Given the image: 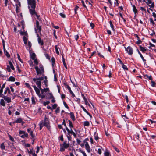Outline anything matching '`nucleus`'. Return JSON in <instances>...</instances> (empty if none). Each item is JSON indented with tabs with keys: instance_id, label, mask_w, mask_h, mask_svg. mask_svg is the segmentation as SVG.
Returning a JSON list of instances; mask_svg holds the SVG:
<instances>
[{
	"instance_id": "1",
	"label": "nucleus",
	"mask_w": 156,
	"mask_h": 156,
	"mask_svg": "<svg viewBox=\"0 0 156 156\" xmlns=\"http://www.w3.org/2000/svg\"><path fill=\"white\" fill-rule=\"evenodd\" d=\"M28 7L29 9L30 13L32 15L35 14L37 19L39 17L37 15L35 11L36 7V2L35 0H27Z\"/></svg>"
},
{
	"instance_id": "2",
	"label": "nucleus",
	"mask_w": 156,
	"mask_h": 156,
	"mask_svg": "<svg viewBox=\"0 0 156 156\" xmlns=\"http://www.w3.org/2000/svg\"><path fill=\"white\" fill-rule=\"evenodd\" d=\"M39 125L40 126V130H41L42 129L44 126L47 127L48 129L49 130H50V129L51 127L50 126L49 121L48 120V118H47L46 116L45 117L44 122L42 120L40 122Z\"/></svg>"
},
{
	"instance_id": "3",
	"label": "nucleus",
	"mask_w": 156,
	"mask_h": 156,
	"mask_svg": "<svg viewBox=\"0 0 156 156\" xmlns=\"http://www.w3.org/2000/svg\"><path fill=\"white\" fill-rule=\"evenodd\" d=\"M44 79V77H43L34 78L33 79V80L36 84L38 87L40 89H41V81L43 80Z\"/></svg>"
},
{
	"instance_id": "4",
	"label": "nucleus",
	"mask_w": 156,
	"mask_h": 156,
	"mask_svg": "<svg viewBox=\"0 0 156 156\" xmlns=\"http://www.w3.org/2000/svg\"><path fill=\"white\" fill-rule=\"evenodd\" d=\"M89 139L88 138H86L83 140V144H84V146H85V147L87 151V152L89 153L91 151L92 149L90 148L87 142V141Z\"/></svg>"
},
{
	"instance_id": "5",
	"label": "nucleus",
	"mask_w": 156,
	"mask_h": 156,
	"mask_svg": "<svg viewBox=\"0 0 156 156\" xmlns=\"http://www.w3.org/2000/svg\"><path fill=\"white\" fill-rule=\"evenodd\" d=\"M35 69L37 75L42 74L44 72L43 66L41 65H39V68L37 66H36L35 67Z\"/></svg>"
},
{
	"instance_id": "6",
	"label": "nucleus",
	"mask_w": 156,
	"mask_h": 156,
	"mask_svg": "<svg viewBox=\"0 0 156 156\" xmlns=\"http://www.w3.org/2000/svg\"><path fill=\"white\" fill-rule=\"evenodd\" d=\"M66 129L68 132V135H70V134H71L75 138H76L77 136L76 134L73 131L72 129H69L67 127H66Z\"/></svg>"
},
{
	"instance_id": "7",
	"label": "nucleus",
	"mask_w": 156,
	"mask_h": 156,
	"mask_svg": "<svg viewBox=\"0 0 156 156\" xmlns=\"http://www.w3.org/2000/svg\"><path fill=\"white\" fill-rule=\"evenodd\" d=\"M125 50L127 52L129 55H132L133 53V50L130 46H128L127 48L125 47Z\"/></svg>"
},
{
	"instance_id": "8",
	"label": "nucleus",
	"mask_w": 156,
	"mask_h": 156,
	"mask_svg": "<svg viewBox=\"0 0 156 156\" xmlns=\"http://www.w3.org/2000/svg\"><path fill=\"white\" fill-rule=\"evenodd\" d=\"M19 134L20 135H22L20 136L22 138H24L25 137H28V134L26 133L24 131L20 130L19 131Z\"/></svg>"
},
{
	"instance_id": "9",
	"label": "nucleus",
	"mask_w": 156,
	"mask_h": 156,
	"mask_svg": "<svg viewBox=\"0 0 156 156\" xmlns=\"http://www.w3.org/2000/svg\"><path fill=\"white\" fill-rule=\"evenodd\" d=\"M17 4L15 5L16 8V12L18 13L19 12V10L20 9V7H21V4L20 2H18L16 3Z\"/></svg>"
},
{
	"instance_id": "10",
	"label": "nucleus",
	"mask_w": 156,
	"mask_h": 156,
	"mask_svg": "<svg viewBox=\"0 0 156 156\" xmlns=\"http://www.w3.org/2000/svg\"><path fill=\"white\" fill-rule=\"evenodd\" d=\"M147 3V5L151 8H153L154 7V3L153 2H152L151 0L148 1Z\"/></svg>"
},
{
	"instance_id": "11",
	"label": "nucleus",
	"mask_w": 156,
	"mask_h": 156,
	"mask_svg": "<svg viewBox=\"0 0 156 156\" xmlns=\"http://www.w3.org/2000/svg\"><path fill=\"white\" fill-rule=\"evenodd\" d=\"M37 36L38 37L37 41L39 44L41 45H42L44 44L43 42V40L41 39V38L39 37V35L38 34H37Z\"/></svg>"
},
{
	"instance_id": "12",
	"label": "nucleus",
	"mask_w": 156,
	"mask_h": 156,
	"mask_svg": "<svg viewBox=\"0 0 156 156\" xmlns=\"http://www.w3.org/2000/svg\"><path fill=\"white\" fill-rule=\"evenodd\" d=\"M33 87L34 88L37 94L40 97L41 95L40 94V89L37 88L36 86L34 85L33 86Z\"/></svg>"
},
{
	"instance_id": "13",
	"label": "nucleus",
	"mask_w": 156,
	"mask_h": 156,
	"mask_svg": "<svg viewBox=\"0 0 156 156\" xmlns=\"http://www.w3.org/2000/svg\"><path fill=\"white\" fill-rule=\"evenodd\" d=\"M27 131L29 133L30 135L31 136L32 138H34L35 137V135L33 134V131L31 130V128H28L27 129Z\"/></svg>"
},
{
	"instance_id": "14",
	"label": "nucleus",
	"mask_w": 156,
	"mask_h": 156,
	"mask_svg": "<svg viewBox=\"0 0 156 156\" xmlns=\"http://www.w3.org/2000/svg\"><path fill=\"white\" fill-rule=\"evenodd\" d=\"M15 122L16 123H22V125H23L24 123V122L23 121L22 119L21 118H19L16 120Z\"/></svg>"
},
{
	"instance_id": "15",
	"label": "nucleus",
	"mask_w": 156,
	"mask_h": 156,
	"mask_svg": "<svg viewBox=\"0 0 156 156\" xmlns=\"http://www.w3.org/2000/svg\"><path fill=\"white\" fill-rule=\"evenodd\" d=\"M76 142L78 144L80 145L82 147H84L83 141V142L81 143V141L79 139L77 138L76 139Z\"/></svg>"
},
{
	"instance_id": "16",
	"label": "nucleus",
	"mask_w": 156,
	"mask_h": 156,
	"mask_svg": "<svg viewBox=\"0 0 156 156\" xmlns=\"http://www.w3.org/2000/svg\"><path fill=\"white\" fill-rule=\"evenodd\" d=\"M69 146V143H67L65 141L63 142L62 144V146L65 148H68Z\"/></svg>"
},
{
	"instance_id": "17",
	"label": "nucleus",
	"mask_w": 156,
	"mask_h": 156,
	"mask_svg": "<svg viewBox=\"0 0 156 156\" xmlns=\"http://www.w3.org/2000/svg\"><path fill=\"white\" fill-rule=\"evenodd\" d=\"M3 98L8 103L10 102L11 101V98L7 96H4Z\"/></svg>"
},
{
	"instance_id": "18",
	"label": "nucleus",
	"mask_w": 156,
	"mask_h": 156,
	"mask_svg": "<svg viewBox=\"0 0 156 156\" xmlns=\"http://www.w3.org/2000/svg\"><path fill=\"white\" fill-rule=\"evenodd\" d=\"M40 90H41V93L42 94H43L44 92H47V91H48L49 90L48 88L42 89L41 87V89H40Z\"/></svg>"
},
{
	"instance_id": "19",
	"label": "nucleus",
	"mask_w": 156,
	"mask_h": 156,
	"mask_svg": "<svg viewBox=\"0 0 156 156\" xmlns=\"http://www.w3.org/2000/svg\"><path fill=\"white\" fill-rule=\"evenodd\" d=\"M66 87L68 89V90H69V91L70 92V93L72 94V96L74 97L75 96V95L74 94V93H73V92L72 91L70 87L68 85H67Z\"/></svg>"
},
{
	"instance_id": "20",
	"label": "nucleus",
	"mask_w": 156,
	"mask_h": 156,
	"mask_svg": "<svg viewBox=\"0 0 156 156\" xmlns=\"http://www.w3.org/2000/svg\"><path fill=\"white\" fill-rule=\"evenodd\" d=\"M28 37L24 36L23 37V39L24 42V44L26 45L27 44V41L28 39Z\"/></svg>"
},
{
	"instance_id": "21",
	"label": "nucleus",
	"mask_w": 156,
	"mask_h": 156,
	"mask_svg": "<svg viewBox=\"0 0 156 156\" xmlns=\"http://www.w3.org/2000/svg\"><path fill=\"white\" fill-rule=\"evenodd\" d=\"M70 117L73 121H75V119L73 113V112H70Z\"/></svg>"
},
{
	"instance_id": "22",
	"label": "nucleus",
	"mask_w": 156,
	"mask_h": 156,
	"mask_svg": "<svg viewBox=\"0 0 156 156\" xmlns=\"http://www.w3.org/2000/svg\"><path fill=\"white\" fill-rule=\"evenodd\" d=\"M8 80L10 81H15V78L13 76H11L9 78Z\"/></svg>"
},
{
	"instance_id": "23",
	"label": "nucleus",
	"mask_w": 156,
	"mask_h": 156,
	"mask_svg": "<svg viewBox=\"0 0 156 156\" xmlns=\"http://www.w3.org/2000/svg\"><path fill=\"white\" fill-rule=\"evenodd\" d=\"M62 62H63V65H64L65 68L66 69H67V67L66 63H65V59H64V58H63V55L62 54Z\"/></svg>"
},
{
	"instance_id": "24",
	"label": "nucleus",
	"mask_w": 156,
	"mask_h": 156,
	"mask_svg": "<svg viewBox=\"0 0 156 156\" xmlns=\"http://www.w3.org/2000/svg\"><path fill=\"white\" fill-rule=\"evenodd\" d=\"M20 34L21 35H25L26 36H27V37H28V34L27 33V31L25 32H23V31H20Z\"/></svg>"
},
{
	"instance_id": "25",
	"label": "nucleus",
	"mask_w": 156,
	"mask_h": 156,
	"mask_svg": "<svg viewBox=\"0 0 156 156\" xmlns=\"http://www.w3.org/2000/svg\"><path fill=\"white\" fill-rule=\"evenodd\" d=\"M137 50V51L138 52V53L140 55V57H141V58H142L143 61L144 62H145L146 61V60L144 58V57H143V56H142V55L140 53V52L139 51V50L138 49Z\"/></svg>"
},
{
	"instance_id": "26",
	"label": "nucleus",
	"mask_w": 156,
	"mask_h": 156,
	"mask_svg": "<svg viewBox=\"0 0 156 156\" xmlns=\"http://www.w3.org/2000/svg\"><path fill=\"white\" fill-rule=\"evenodd\" d=\"M9 64L10 66V67L11 68L12 70H14L15 69V68L14 67V66L11 62V61H9Z\"/></svg>"
},
{
	"instance_id": "27",
	"label": "nucleus",
	"mask_w": 156,
	"mask_h": 156,
	"mask_svg": "<svg viewBox=\"0 0 156 156\" xmlns=\"http://www.w3.org/2000/svg\"><path fill=\"white\" fill-rule=\"evenodd\" d=\"M140 50L143 52H144L146 51V49L142 47L141 46H140Z\"/></svg>"
},
{
	"instance_id": "28",
	"label": "nucleus",
	"mask_w": 156,
	"mask_h": 156,
	"mask_svg": "<svg viewBox=\"0 0 156 156\" xmlns=\"http://www.w3.org/2000/svg\"><path fill=\"white\" fill-rule=\"evenodd\" d=\"M133 9L134 13L135 14H136L137 12V10L135 5H133Z\"/></svg>"
},
{
	"instance_id": "29",
	"label": "nucleus",
	"mask_w": 156,
	"mask_h": 156,
	"mask_svg": "<svg viewBox=\"0 0 156 156\" xmlns=\"http://www.w3.org/2000/svg\"><path fill=\"white\" fill-rule=\"evenodd\" d=\"M7 92H8L9 94H10V90L8 88H6V90L4 92V94H6Z\"/></svg>"
},
{
	"instance_id": "30",
	"label": "nucleus",
	"mask_w": 156,
	"mask_h": 156,
	"mask_svg": "<svg viewBox=\"0 0 156 156\" xmlns=\"http://www.w3.org/2000/svg\"><path fill=\"white\" fill-rule=\"evenodd\" d=\"M79 151L83 154V156H87L85 152L80 149H79Z\"/></svg>"
},
{
	"instance_id": "31",
	"label": "nucleus",
	"mask_w": 156,
	"mask_h": 156,
	"mask_svg": "<svg viewBox=\"0 0 156 156\" xmlns=\"http://www.w3.org/2000/svg\"><path fill=\"white\" fill-rule=\"evenodd\" d=\"M109 22V23H110V27H111V28H112V30L113 31H115V29H114V26L112 24V21H110Z\"/></svg>"
},
{
	"instance_id": "32",
	"label": "nucleus",
	"mask_w": 156,
	"mask_h": 156,
	"mask_svg": "<svg viewBox=\"0 0 156 156\" xmlns=\"http://www.w3.org/2000/svg\"><path fill=\"white\" fill-rule=\"evenodd\" d=\"M0 147L2 150H4L5 148V146L4 145V143H2L0 145Z\"/></svg>"
},
{
	"instance_id": "33",
	"label": "nucleus",
	"mask_w": 156,
	"mask_h": 156,
	"mask_svg": "<svg viewBox=\"0 0 156 156\" xmlns=\"http://www.w3.org/2000/svg\"><path fill=\"white\" fill-rule=\"evenodd\" d=\"M122 68L124 69V70H128V69L127 67L123 63L122 65Z\"/></svg>"
},
{
	"instance_id": "34",
	"label": "nucleus",
	"mask_w": 156,
	"mask_h": 156,
	"mask_svg": "<svg viewBox=\"0 0 156 156\" xmlns=\"http://www.w3.org/2000/svg\"><path fill=\"white\" fill-rule=\"evenodd\" d=\"M0 104L3 106H5V102L4 100L3 99H2L1 100L0 102Z\"/></svg>"
},
{
	"instance_id": "35",
	"label": "nucleus",
	"mask_w": 156,
	"mask_h": 156,
	"mask_svg": "<svg viewBox=\"0 0 156 156\" xmlns=\"http://www.w3.org/2000/svg\"><path fill=\"white\" fill-rule=\"evenodd\" d=\"M94 139L97 140L98 139V137L96 132H95L94 133Z\"/></svg>"
},
{
	"instance_id": "36",
	"label": "nucleus",
	"mask_w": 156,
	"mask_h": 156,
	"mask_svg": "<svg viewBox=\"0 0 156 156\" xmlns=\"http://www.w3.org/2000/svg\"><path fill=\"white\" fill-rule=\"evenodd\" d=\"M89 122L87 121L84 122V126H88L89 125Z\"/></svg>"
},
{
	"instance_id": "37",
	"label": "nucleus",
	"mask_w": 156,
	"mask_h": 156,
	"mask_svg": "<svg viewBox=\"0 0 156 156\" xmlns=\"http://www.w3.org/2000/svg\"><path fill=\"white\" fill-rule=\"evenodd\" d=\"M27 151L28 153L30 154H32L34 153V151H33V149H30V151L27 149Z\"/></svg>"
},
{
	"instance_id": "38",
	"label": "nucleus",
	"mask_w": 156,
	"mask_h": 156,
	"mask_svg": "<svg viewBox=\"0 0 156 156\" xmlns=\"http://www.w3.org/2000/svg\"><path fill=\"white\" fill-rule=\"evenodd\" d=\"M4 53L5 55L8 58H9L10 57V55L9 54V53L7 51H5L4 52Z\"/></svg>"
},
{
	"instance_id": "39",
	"label": "nucleus",
	"mask_w": 156,
	"mask_h": 156,
	"mask_svg": "<svg viewBox=\"0 0 156 156\" xmlns=\"http://www.w3.org/2000/svg\"><path fill=\"white\" fill-rule=\"evenodd\" d=\"M36 27L37 29L39 30V32H40L41 29V26H39V25H36Z\"/></svg>"
},
{
	"instance_id": "40",
	"label": "nucleus",
	"mask_w": 156,
	"mask_h": 156,
	"mask_svg": "<svg viewBox=\"0 0 156 156\" xmlns=\"http://www.w3.org/2000/svg\"><path fill=\"white\" fill-rule=\"evenodd\" d=\"M55 51H56V53L58 54V55H59V51H58V47H57V45H55Z\"/></svg>"
},
{
	"instance_id": "41",
	"label": "nucleus",
	"mask_w": 156,
	"mask_h": 156,
	"mask_svg": "<svg viewBox=\"0 0 156 156\" xmlns=\"http://www.w3.org/2000/svg\"><path fill=\"white\" fill-rule=\"evenodd\" d=\"M12 108V106H9L8 108V114L9 115H11L12 114L11 110H10V108Z\"/></svg>"
},
{
	"instance_id": "42",
	"label": "nucleus",
	"mask_w": 156,
	"mask_h": 156,
	"mask_svg": "<svg viewBox=\"0 0 156 156\" xmlns=\"http://www.w3.org/2000/svg\"><path fill=\"white\" fill-rule=\"evenodd\" d=\"M69 123V126L70 129H71L72 127H73V126L72 122L70 120L68 121Z\"/></svg>"
},
{
	"instance_id": "43",
	"label": "nucleus",
	"mask_w": 156,
	"mask_h": 156,
	"mask_svg": "<svg viewBox=\"0 0 156 156\" xmlns=\"http://www.w3.org/2000/svg\"><path fill=\"white\" fill-rule=\"evenodd\" d=\"M50 103V101H48L46 102H43V105L45 106L46 105L49 104Z\"/></svg>"
},
{
	"instance_id": "44",
	"label": "nucleus",
	"mask_w": 156,
	"mask_h": 156,
	"mask_svg": "<svg viewBox=\"0 0 156 156\" xmlns=\"http://www.w3.org/2000/svg\"><path fill=\"white\" fill-rule=\"evenodd\" d=\"M31 101L32 102L33 104H35V99L34 98L32 97L31 98Z\"/></svg>"
},
{
	"instance_id": "45",
	"label": "nucleus",
	"mask_w": 156,
	"mask_h": 156,
	"mask_svg": "<svg viewBox=\"0 0 156 156\" xmlns=\"http://www.w3.org/2000/svg\"><path fill=\"white\" fill-rule=\"evenodd\" d=\"M35 57V55L34 53H33L31 55V58L32 59L34 60Z\"/></svg>"
},
{
	"instance_id": "46",
	"label": "nucleus",
	"mask_w": 156,
	"mask_h": 156,
	"mask_svg": "<svg viewBox=\"0 0 156 156\" xmlns=\"http://www.w3.org/2000/svg\"><path fill=\"white\" fill-rule=\"evenodd\" d=\"M151 86L153 87H154L155 85L156 84L152 80L151 81Z\"/></svg>"
},
{
	"instance_id": "47",
	"label": "nucleus",
	"mask_w": 156,
	"mask_h": 156,
	"mask_svg": "<svg viewBox=\"0 0 156 156\" xmlns=\"http://www.w3.org/2000/svg\"><path fill=\"white\" fill-rule=\"evenodd\" d=\"M105 156H111L109 153L108 152H105L104 153Z\"/></svg>"
},
{
	"instance_id": "48",
	"label": "nucleus",
	"mask_w": 156,
	"mask_h": 156,
	"mask_svg": "<svg viewBox=\"0 0 156 156\" xmlns=\"http://www.w3.org/2000/svg\"><path fill=\"white\" fill-rule=\"evenodd\" d=\"M97 152L99 154H101V153L102 151L101 149L100 148H99L98 150H97Z\"/></svg>"
},
{
	"instance_id": "49",
	"label": "nucleus",
	"mask_w": 156,
	"mask_h": 156,
	"mask_svg": "<svg viewBox=\"0 0 156 156\" xmlns=\"http://www.w3.org/2000/svg\"><path fill=\"white\" fill-rule=\"evenodd\" d=\"M8 136L9 137L10 140L12 141H14V139L13 138V137L10 135L9 134Z\"/></svg>"
},
{
	"instance_id": "50",
	"label": "nucleus",
	"mask_w": 156,
	"mask_h": 156,
	"mask_svg": "<svg viewBox=\"0 0 156 156\" xmlns=\"http://www.w3.org/2000/svg\"><path fill=\"white\" fill-rule=\"evenodd\" d=\"M78 8H79V7L77 6H76V7L75 8V9H74L75 12L76 14L77 13L76 11L78 10Z\"/></svg>"
},
{
	"instance_id": "51",
	"label": "nucleus",
	"mask_w": 156,
	"mask_h": 156,
	"mask_svg": "<svg viewBox=\"0 0 156 156\" xmlns=\"http://www.w3.org/2000/svg\"><path fill=\"white\" fill-rule=\"evenodd\" d=\"M60 15L62 18H65L66 17L65 15L63 13H60Z\"/></svg>"
},
{
	"instance_id": "52",
	"label": "nucleus",
	"mask_w": 156,
	"mask_h": 156,
	"mask_svg": "<svg viewBox=\"0 0 156 156\" xmlns=\"http://www.w3.org/2000/svg\"><path fill=\"white\" fill-rule=\"evenodd\" d=\"M25 85H26V86L28 87V88H29L30 89H31V87H30L29 84L28 83H26L25 84Z\"/></svg>"
},
{
	"instance_id": "53",
	"label": "nucleus",
	"mask_w": 156,
	"mask_h": 156,
	"mask_svg": "<svg viewBox=\"0 0 156 156\" xmlns=\"http://www.w3.org/2000/svg\"><path fill=\"white\" fill-rule=\"evenodd\" d=\"M7 70L9 72H10L11 70L10 68V65H7V67L6 68Z\"/></svg>"
},
{
	"instance_id": "54",
	"label": "nucleus",
	"mask_w": 156,
	"mask_h": 156,
	"mask_svg": "<svg viewBox=\"0 0 156 156\" xmlns=\"http://www.w3.org/2000/svg\"><path fill=\"white\" fill-rule=\"evenodd\" d=\"M67 137L68 138V140L69 141H71V137L70 135H68V134L67 136Z\"/></svg>"
},
{
	"instance_id": "55",
	"label": "nucleus",
	"mask_w": 156,
	"mask_h": 156,
	"mask_svg": "<svg viewBox=\"0 0 156 156\" xmlns=\"http://www.w3.org/2000/svg\"><path fill=\"white\" fill-rule=\"evenodd\" d=\"M145 76L147 77V78H148L149 80H151V81L152 80V77L151 76H148L147 75H146Z\"/></svg>"
},
{
	"instance_id": "56",
	"label": "nucleus",
	"mask_w": 156,
	"mask_h": 156,
	"mask_svg": "<svg viewBox=\"0 0 156 156\" xmlns=\"http://www.w3.org/2000/svg\"><path fill=\"white\" fill-rule=\"evenodd\" d=\"M63 103L64 105V106H65V107L66 108H68V109L69 108V107L68 106L66 103L64 101Z\"/></svg>"
},
{
	"instance_id": "57",
	"label": "nucleus",
	"mask_w": 156,
	"mask_h": 156,
	"mask_svg": "<svg viewBox=\"0 0 156 156\" xmlns=\"http://www.w3.org/2000/svg\"><path fill=\"white\" fill-rule=\"evenodd\" d=\"M44 83L45 84V87H47L48 86V84H47L48 80H44Z\"/></svg>"
},
{
	"instance_id": "58",
	"label": "nucleus",
	"mask_w": 156,
	"mask_h": 156,
	"mask_svg": "<svg viewBox=\"0 0 156 156\" xmlns=\"http://www.w3.org/2000/svg\"><path fill=\"white\" fill-rule=\"evenodd\" d=\"M57 107V105L56 104H54L52 105V108L54 109H55Z\"/></svg>"
},
{
	"instance_id": "59",
	"label": "nucleus",
	"mask_w": 156,
	"mask_h": 156,
	"mask_svg": "<svg viewBox=\"0 0 156 156\" xmlns=\"http://www.w3.org/2000/svg\"><path fill=\"white\" fill-rule=\"evenodd\" d=\"M28 45L29 47V48L30 49L31 47V43L30 41L28 42Z\"/></svg>"
},
{
	"instance_id": "60",
	"label": "nucleus",
	"mask_w": 156,
	"mask_h": 156,
	"mask_svg": "<svg viewBox=\"0 0 156 156\" xmlns=\"http://www.w3.org/2000/svg\"><path fill=\"white\" fill-rule=\"evenodd\" d=\"M17 55L18 59L20 61V62H22V61L21 59L20 58V55L18 54H17Z\"/></svg>"
},
{
	"instance_id": "61",
	"label": "nucleus",
	"mask_w": 156,
	"mask_h": 156,
	"mask_svg": "<svg viewBox=\"0 0 156 156\" xmlns=\"http://www.w3.org/2000/svg\"><path fill=\"white\" fill-rule=\"evenodd\" d=\"M45 56L48 59H50V57L49 56L48 54H45Z\"/></svg>"
},
{
	"instance_id": "62",
	"label": "nucleus",
	"mask_w": 156,
	"mask_h": 156,
	"mask_svg": "<svg viewBox=\"0 0 156 156\" xmlns=\"http://www.w3.org/2000/svg\"><path fill=\"white\" fill-rule=\"evenodd\" d=\"M65 148L63 147V146L61 147L60 149V151H63L65 150Z\"/></svg>"
},
{
	"instance_id": "63",
	"label": "nucleus",
	"mask_w": 156,
	"mask_h": 156,
	"mask_svg": "<svg viewBox=\"0 0 156 156\" xmlns=\"http://www.w3.org/2000/svg\"><path fill=\"white\" fill-rule=\"evenodd\" d=\"M81 2L82 3V4H83V6L85 8H86V5H85V3H84V2L83 0H82L81 1Z\"/></svg>"
},
{
	"instance_id": "64",
	"label": "nucleus",
	"mask_w": 156,
	"mask_h": 156,
	"mask_svg": "<svg viewBox=\"0 0 156 156\" xmlns=\"http://www.w3.org/2000/svg\"><path fill=\"white\" fill-rule=\"evenodd\" d=\"M90 26L93 29L94 26V25L93 23H90Z\"/></svg>"
}]
</instances>
